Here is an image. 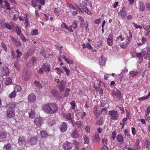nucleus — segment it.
<instances>
[{
    "instance_id": "f257e3e1",
    "label": "nucleus",
    "mask_w": 150,
    "mask_h": 150,
    "mask_svg": "<svg viewBox=\"0 0 150 150\" xmlns=\"http://www.w3.org/2000/svg\"><path fill=\"white\" fill-rule=\"evenodd\" d=\"M58 109V106L56 103H47L43 106L42 110L45 112L51 114L56 113Z\"/></svg>"
},
{
    "instance_id": "f03ea898",
    "label": "nucleus",
    "mask_w": 150,
    "mask_h": 150,
    "mask_svg": "<svg viewBox=\"0 0 150 150\" xmlns=\"http://www.w3.org/2000/svg\"><path fill=\"white\" fill-rule=\"evenodd\" d=\"M109 115L110 117V119L113 120H116L118 119L119 114L117 111L111 110L109 111Z\"/></svg>"
},
{
    "instance_id": "7ed1b4c3",
    "label": "nucleus",
    "mask_w": 150,
    "mask_h": 150,
    "mask_svg": "<svg viewBox=\"0 0 150 150\" xmlns=\"http://www.w3.org/2000/svg\"><path fill=\"white\" fill-rule=\"evenodd\" d=\"M112 95L115 98H117L119 100L121 98V93L117 89H114L112 92Z\"/></svg>"
},
{
    "instance_id": "20e7f679",
    "label": "nucleus",
    "mask_w": 150,
    "mask_h": 150,
    "mask_svg": "<svg viewBox=\"0 0 150 150\" xmlns=\"http://www.w3.org/2000/svg\"><path fill=\"white\" fill-rule=\"evenodd\" d=\"M59 81V80L57 81L56 85L58 87L60 91H63L65 86V82L63 81L60 82L59 81Z\"/></svg>"
},
{
    "instance_id": "39448f33",
    "label": "nucleus",
    "mask_w": 150,
    "mask_h": 150,
    "mask_svg": "<svg viewBox=\"0 0 150 150\" xmlns=\"http://www.w3.org/2000/svg\"><path fill=\"white\" fill-rule=\"evenodd\" d=\"M14 110H11L10 108H8L6 111V113L8 117L11 118L15 116Z\"/></svg>"
},
{
    "instance_id": "423d86ee",
    "label": "nucleus",
    "mask_w": 150,
    "mask_h": 150,
    "mask_svg": "<svg viewBox=\"0 0 150 150\" xmlns=\"http://www.w3.org/2000/svg\"><path fill=\"white\" fill-rule=\"evenodd\" d=\"M36 96L33 93H30L28 95V98L29 102L31 103H34L36 100Z\"/></svg>"
},
{
    "instance_id": "0eeeda50",
    "label": "nucleus",
    "mask_w": 150,
    "mask_h": 150,
    "mask_svg": "<svg viewBox=\"0 0 150 150\" xmlns=\"http://www.w3.org/2000/svg\"><path fill=\"white\" fill-rule=\"evenodd\" d=\"M73 145V144L67 142L64 144L63 147L65 150H69L71 149Z\"/></svg>"
},
{
    "instance_id": "6e6552de",
    "label": "nucleus",
    "mask_w": 150,
    "mask_h": 150,
    "mask_svg": "<svg viewBox=\"0 0 150 150\" xmlns=\"http://www.w3.org/2000/svg\"><path fill=\"white\" fill-rule=\"evenodd\" d=\"M17 104V103H15L11 102L7 104L6 106L7 108H10L11 110H14L15 108L16 107V105Z\"/></svg>"
},
{
    "instance_id": "1a4fd4ad",
    "label": "nucleus",
    "mask_w": 150,
    "mask_h": 150,
    "mask_svg": "<svg viewBox=\"0 0 150 150\" xmlns=\"http://www.w3.org/2000/svg\"><path fill=\"white\" fill-rule=\"evenodd\" d=\"M35 124L37 126L39 127L41 126L42 123V120L39 117L36 118L34 121Z\"/></svg>"
},
{
    "instance_id": "9d476101",
    "label": "nucleus",
    "mask_w": 150,
    "mask_h": 150,
    "mask_svg": "<svg viewBox=\"0 0 150 150\" xmlns=\"http://www.w3.org/2000/svg\"><path fill=\"white\" fill-rule=\"evenodd\" d=\"M113 41V36L112 34H110L107 40V43L109 46H111L112 45Z\"/></svg>"
},
{
    "instance_id": "9b49d317",
    "label": "nucleus",
    "mask_w": 150,
    "mask_h": 150,
    "mask_svg": "<svg viewBox=\"0 0 150 150\" xmlns=\"http://www.w3.org/2000/svg\"><path fill=\"white\" fill-rule=\"evenodd\" d=\"M42 67L44 71L46 72H48L50 70L51 66L50 65L44 64L42 66Z\"/></svg>"
},
{
    "instance_id": "f8f14e48",
    "label": "nucleus",
    "mask_w": 150,
    "mask_h": 150,
    "mask_svg": "<svg viewBox=\"0 0 150 150\" xmlns=\"http://www.w3.org/2000/svg\"><path fill=\"white\" fill-rule=\"evenodd\" d=\"M118 15L123 19L125 18L127 15L126 12L123 9H122L119 12Z\"/></svg>"
},
{
    "instance_id": "ddd939ff",
    "label": "nucleus",
    "mask_w": 150,
    "mask_h": 150,
    "mask_svg": "<svg viewBox=\"0 0 150 150\" xmlns=\"http://www.w3.org/2000/svg\"><path fill=\"white\" fill-rule=\"evenodd\" d=\"M25 141V137L22 136H19L18 138V143L20 145H21L24 144Z\"/></svg>"
},
{
    "instance_id": "4468645a",
    "label": "nucleus",
    "mask_w": 150,
    "mask_h": 150,
    "mask_svg": "<svg viewBox=\"0 0 150 150\" xmlns=\"http://www.w3.org/2000/svg\"><path fill=\"white\" fill-rule=\"evenodd\" d=\"M60 129L62 132H64L67 130V124L66 123L64 122L63 124L61 125Z\"/></svg>"
},
{
    "instance_id": "2eb2a0df",
    "label": "nucleus",
    "mask_w": 150,
    "mask_h": 150,
    "mask_svg": "<svg viewBox=\"0 0 150 150\" xmlns=\"http://www.w3.org/2000/svg\"><path fill=\"white\" fill-rule=\"evenodd\" d=\"M37 141L38 139L37 137L34 136L30 139V142L32 145H33L36 144Z\"/></svg>"
},
{
    "instance_id": "dca6fc26",
    "label": "nucleus",
    "mask_w": 150,
    "mask_h": 150,
    "mask_svg": "<svg viewBox=\"0 0 150 150\" xmlns=\"http://www.w3.org/2000/svg\"><path fill=\"white\" fill-rule=\"evenodd\" d=\"M80 6L81 8L86 13L88 14H91V12L88 10V8L83 4H80Z\"/></svg>"
},
{
    "instance_id": "f3484780",
    "label": "nucleus",
    "mask_w": 150,
    "mask_h": 150,
    "mask_svg": "<svg viewBox=\"0 0 150 150\" xmlns=\"http://www.w3.org/2000/svg\"><path fill=\"white\" fill-rule=\"evenodd\" d=\"M71 136L74 138H77L79 136L78 131L76 129L74 130L71 134Z\"/></svg>"
},
{
    "instance_id": "a211bd4d",
    "label": "nucleus",
    "mask_w": 150,
    "mask_h": 150,
    "mask_svg": "<svg viewBox=\"0 0 150 150\" xmlns=\"http://www.w3.org/2000/svg\"><path fill=\"white\" fill-rule=\"evenodd\" d=\"M116 139L118 142H123L124 137L123 136L122 134H120L117 135L116 137Z\"/></svg>"
},
{
    "instance_id": "6ab92c4d",
    "label": "nucleus",
    "mask_w": 150,
    "mask_h": 150,
    "mask_svg": "<svg viewBox=\"0 0 150 150\" xmlns=\"http://www.w3.org/2000/svg\"><path fill=\"white\" fill-rule=\"evenodd\" d=\"M2 73L4 76H6L8 75L9 71L8 68L6 67H4Z\"/></svg>"
},
{
    "instance_id": "aec40b11",
    "label": "nucleus",
    "mask_w": 150,
    "mask_h": 150,
    "mask_svg": "<svg viewBox=\"0 0 150 150\" xmlns=\"http://www.w3.org/2000/svg\"><path fill=\"white\" fill-rule=\"evenodd\" d=\"M2 27L3 28H6L9 30L12 28V27L8 23H5L2 25Z\"/></svg>"
},
{
    "instance_id": "412c9836",
    "label": "nucleus",
    "mask_w": 150,
    "mask_h": 150,
    "mask_svg": "<svg viewBox=\"0 0 150 150\" xmlns=\"http://www.w3.org/2000/svg\"><path fill=\"white\" fill-rule=\"evenodd\" d=\"M64 116L67 119L70 120L71 121V122L72 123V125L73 126H74L73 120L71 119V114L70 113H69L66 115H64Z\"/></svg>"
},
{
    "instance_id": "4be33fe9",
    "label": "nucleus",
    "mask_w": 150,
    "mask_h": 150,
    "mask_svg": "<svg viewBox=\"0 0 150 150\" xmlns=\"http://www.w3.org/2000/svg\"><path fill=\"white\" fill-rule=\"evenodd\" d=\"M40 134L42 137L44 138H47L49 136L47 132L45 131H41L40 132Z\"/></svg>"
},
{
    "instance_id": "5701e85b",
    "label": "nucleus",
    "mask_w": 150,
    "mask_h": 150,
    "mask_svg": "<svg viewBox=\"0 0 150 150\" xmlns=\"http://www.w3.org/2000/svg\"><path fill=\"white\" fill-rule=\"evenodd\" d=\"M139 139H137L136 141L134 148L136 150H139L140 149V146L139 145Z\"/></svg>"
},
{
    "instance_id": "b1692460",
    "label": "nucleus",
    "mask_w": 150,
    "mask_h": 150,
    "mask_svg": "<svg viewBox=\"0 0 150 150\" xmlns=\"http://www.w3.org/2000/svg\"><path fill=\"white\" fill-rule=\"evenodd\" d=\"M74 126L75 125H76L77 127L79 128H81L83 126V124L80 121H78L76 122L75 123H73Z\"/></svg>"
},
{
    "instance_id": "393cba45",
    "label": "nucleus",
    "mask_w": 150,
    "mask_h": 150,
    "mask_svg": "<svg viewBox=\"0 0 150 150\" xmlns=\"http://www.w3.org/2000/svg\"><path fill=\"white\" fill-rule=\"evenodd\" d=\"M12 80L11 78L9 77L6 78L5 83L6 85H8L12 84Z\"/></svg>"
},
{
    "instance_id": "a878e982",
    "label": "nucleus",
    "mask_w": 150,
    "mask_h": 150,
    "mask_svg": "<svg viewBox=\"0 0 150 150\" xmlns=\"http://www.w3.org/2000/svg\"><path fill=\"white\" fill-rule=\"evenodd\" d=\"M6 136V133L5 131L0 130V137L1 138H5Z\"/></svg>"
},
{
    "instance_id": "bb28decb",
    "label": "nucleus",
    "mask_w": 150,
    "mask_h": 150,
    "mask_svg": "<svg viewBox=\"0 0 150 150\" xmlns=\"http://www.w3.org/2000/svg\"><path fill=\"white\" fill-rule=\"evenodd\" d=\"M104 122L103 118L101 117L96 122V124L98 125H101Z\"/></svg>"
},
{
    "instance_id": "cd10ccee",
    "label": "nucleus",
    "mask_w": 150,
    "mask_h": 150,
    "mask_svg": "<svg viewBox=\"0 0 150 150\" xmlns=\"http://www.w3.org/2000/svg\"><path fill=\"white\" fill-rule=\"evenodd\" d=\"M99 64L101 66L104 65L105 63V61L104 58L102 57L99 58Z\"/></svg>"
},
{
    "instance_id": "c85d7f7f",
    "label": "nucleus",
    "mask_w": 150,
    "mask_h": 150,
    "mask_svg": "<svg viewBox=\"0 0 150 150\" xmlns=\"http://www.w3.org/2000/svg\"><path fill=\"white\" fill-rule=\"evenodd\" d=\"M15 30L17 35L20 36L21 32V28L20 27L18 26H16L15 29Z\"/></svg>"
},
{
    "instance_id": "c756f323",
    "label": "nucleus",
    "mask_w": 150,
    "mask_h": 150,
    "mask_svg": "<svg viewBox=\"0 0 150 150\" xmlns=\"http://www.w3.org/2000/svg\"><path fill=\"white\" fill-rule=\"evenodd\" d=\"M29 117L31 118H34L35 116V112L34 110H31L30 112H28Z\"/></svg>"
},
{
    "instance_id": "7c9ffc66",
    "label": "nucleus",
    "mask_w": 150,
    "mask_h": 150,
    "mask_svg": "<svg viewBox=\"0 0 150 150\" xmlns=\"http://www.w3.org/2000/svg\"><path fill=\"white\" fill-rule=\"evenodd\" d=\"M96 91L99 92L100 95H102L103 94V90L102 88L100 86H96Z\"/></svg>"
},
{
    "instance_id": "2f4dec72",
    "label": "nucleus",
    "mask_w": 150,
    "mask_h": 150,
    "mask_svg": "<svg viewBox=\"0 0 150 150\" xmlns=\"http://www.w3.org/2000/svg\"><path fill=\"white\" fill-rule=\"evenodd\" d=\"M14 91L16 92V91H20L21 90V87L18 85H14Z\"/></svg>"
},
{
    "instance_id": "473e14b6",
    "label": "nucleus",
    "mask_w": 150,
    "mask_h": 150,
    "mask_svg": "<svg viewBox=\"0 0 150 150\" xmlns=\"http://www.w3.org/2000/svg\"><path fill=\"white\" fill-rule=\"evenodd\" d=\"M4 2L5 3V6L6 7V8L7 10H10L11 9L9 7L10 6V4L6 0L4 1Z\"/></svg>"
},
{
    "instance_id": "72a5a7b5",
    "label": "nucleus",
    "mask_w": 150,
    "mask_h": 150,
    "mask_svg": "<svg viewBox=\"0 0 150 150\" xmlns=\"http://www.w3.org/2000/svg\"><path fill=\"white\" fill-rule=\"evenodd\" d=\"M4 150H11V145L10 144H8L5 145L3 147Z\"/></svg>"
},
{
    "instance_id": "f704fd0d",
    "label": "nucleus",
    "mask_w": 150,
    "mask_h": 150,
    "mask_svg": "<svg viewBox=\"0 0 150 150\" xmlns=\"http://www.w3.org/2000/svg\"><path fill=\"white\" fill-rule=\"evenodd\" d=\"M139 74V73L136 71H130L129 72V74L130 75V76L132 77H133L136 76L137 75H138Z\"/></svg>"
},
{
    "instance_id": "c9c22d12",
    "label": "nucleus",
    "mask_w": 150,
    "mask_h": 150,
    "mask_svg": "<svg viewBox=\"0 0 150 150\" xmlns=\"http://www.w3.org/2000/svg\"><path fill=\"white\" fill-rule=\"evenodd\" d=\"M144 147H145L146 148H149V145H150V142L149 141L146 140L144 142Z\"/></svg>"
},
{
    "instance_id": "e433bc0d",
    "label": "nucleus",
    "mask_w": 150,
    "mask_h": 150,
    "mask_svg": "<svg viewBox=\"0 0 150 150\" xmlns=\"http://www.w3.org/2000/svg\"><path fill=\"white\" fill-rule=\"evenodd\" d=\"M16 92L14 91H12L9 95V98H14L16 96Z\"/></svg>"
},
{
    "instance_id": "4c0bfd02",
    "label": "nucleus",
    "mask_w": 150,
    "mask_h": 150,
    "mask_svg": "<svg viewBox=\"0 0 150 150\" xmlns=\"http://www.w3.org/2000/svg\"><path fill=\"white\" fill-rule=\"evenodd\" d=\"M67 6L70 9H72L78 11L77 8L74 6L73 5L69 4H67Z\"/></svg>"
},
{
    "instance_id": "58836bf2",
    "label": "nucleus",
    "mask_w": 150,
    "mask_h": 150,
    "mask_svg": "<svg viewBox=\"0 0 150 150\" xmlns=\"http://www.w3.org/2000/svg\"><path fill=\"white\" fill-rule=\"evenodd\" d=\"M14 43L17 46H20L22 45L21 42L18 39H16Z\"/></svg>"
},
{
    "instance_id": "ea45409f",
    "label": "nucleus",
    "mask_w": 150,
    "mask_h": 150,
    "mask_svg": "<svg viewBox=\"0 0 150 150\" xmlns=\"http://www.w3.org/2000/svg\"><path fill=\"white\" fill-rule=\"evenodd\" d=\"M94 137L95 141L97 142H98L100 141V140L99 134H96L94 136Z\"/></svg>"
},
{
    "instance_id": "a19ab883",
    "label": "nucleus",
    "mask_w": 150,
    "mask_h": 150,
    "mask_svg": "<svg viewBox=\"0 0 150 150\" xmlns=\"http://www.w3.org/2000/svg\"><path fill=\"white\" fill-rule=\"evenodd\" d=\"M83 138L84 139V142L85 144H88L89 142V139L88 137L86 135H85L84 136Z\"/></svg>"
},
{
    "instance_id": "79ce46f5",
    "label": "nucleus",
    "mask_w": 150,
    "mask_h": 150,
    "mask_svg": "<svg viewBox=\"0 0 150 150\" xmlns=\"http://www.w3.org/2000/svg\"><path fill=\"white\" fill-rule=\"evenodd\" d=\"M62 68L66 72L67 75V76L69 75L70 73V71L69 69L64 66Z\"/></svg>"
},
{
    "instance_id": "37998d69",
    "label": "nucleus",
    "mask_w": 150,
    "mask_h": 150,
    "mask_svg": "<svg viewBox=\"0 0 150 150\" xmlns=\"http://www.w3.org/2000/svg\"><path fill=\"white\" fill-rule=\"evenodd\" d=\"M140 5V9L141 10V11H144L145 8L144 5L142 2H140L139 3Z\"/></svg>"
},
{
    "instance_id": "c03bdc74",
    "label": "nucleus",
    "mask_w": 150,
    "mask_h": 150,
    "mask_svg": "<svg viewBox=\"0 0 150 150\" xmlns=\"http://www.w3.org/2000/svg\"><path fill=\"white\" fill-rule=\"evenodd\" d=\"M52 95L55 97H57L58 95V92L57 90H53L52 91Z\"/></svg>"
},
{
    "instance_id": "a18cd8bd",
    "label": "nucleus",
    "mask_w": 150,
    "mask_h": 150,
    "mask_svg": "<svg viewBox=\"0 0 150 150\" xmlns=\"http://www.w3.org/2000/svg\"><path fill=\"white\" fill-rule=\"evenodd\" d=\"M136 56L137 57L139 58V60L140 59L142 60L143 59V58L142 56V53H136Z\"/></svg>"
},
{
    "instance_id": "49530a36",
    "label": "nucleus",
    "mask_w": 150,
    "mask_h": 150,
    "mask_svg": "<svg viewBox=\"0 0 150 150\" xmlns=\"http://www.w3.org/2000/svg\"><path fill=\"white\" fill-rule=\"evenodd\" d=\"M39 4L42 5H44L45 4V0H35Z\"/></svg>"
},
{
    "instance_id": "de8ad7c7",
    "label": "nucleus",
    "mask_w": 150,
    "mask_h": 150,
    "mask_svg": "<svg viewBox=\"0 0 150 150\" xmlns=\"http://www.w3.org/2000/svg\"><path fill=\"white\" fill-rule=\"evenodd\" d=\"M34 83L35 84V85L37 86V87L39 88H42V86L41 85V84L39 82L35 81L34 82Z\"/></svg>"
},
{
    "instance_id": "09e8293b",
    "label": "nucleus",
    "mask_w": 150,
    "mask_h": 150,
    "mask_svg": "<svg viewBox=\"0 0 150 150\" xmlns=\"http://www.w3.org/2000/svg\"><path fill=\"white\" fill-rule=\"evenodd\" d=\"M38 30L37 29H34L31 32V34L32 35H38Z\"/></svg>"
},
{
    "instance_id": "8fccbe9b",
    "label": "nucleus",
    "mask_w": 150,
    "mask_h": 150,
    "mask_svg": "<svg viewBox=\"0 0 150 150\" xmlns=\"http://www.w3.org/2000/svg\"><path fill=\"white\" fill-rule=\"evenodd\" d=\"M16 52L17 54V59L18 60V58H19L20 57L22 56V53L20 51L18 50H17L16 51Z\"/></svg>"
},
{
    "instance_id": "3c124183",
    "label": "nucleus",
    "mask_w": 150,
    "mask_h": 150,
    "mask_svg": "<svg viewBox=\"0 0 150 150\" xmlns=\"http://www.w3.org/2000/svg\"><path fill=\"white\" fill-rule=\"evenodd\" d=\"M77 21H74L72 24L71 26L74 29H76L77 27Z\"/></svg>"
},
{
    "instance_id": "603ef678",
    "label": "nucleus",
    "mask_w": 150,
    "mask_h": 150,
    "mask_svg": "<svg viewBox=\"0 0 150 150\" xmlns=\"http://www.w3.org/2000/svg\"><path fill=\"white\" fill-rule=\"evenodd\" d=\"M70 91V89L69 88H67L65 90L64 96L65 97H67L69 95V92Z\"/></svg>"
},
{
    "instance_id": "864d4df0",
    "label": "nucleus",
    "mask_w": 150,
    "mask_h": 150,
    "mask_svg": "<svg viewBox=\"0 0 150 150\" xmlns=\"http://www.w3.org/2000/svg\"><path fill=\"white\" fill-rule=\"evenodd\" d=\"M40 53L44 57H45V58H47V57L46 56V51L45 50H42L40 52Z\"/></svg>"
},
{
    "instance_id": "5fc2aeb1",
    "label": "nucleus",
    "mask_w": 150,
    "mask_h": 150,
    "mask_svg": "<svg viewBox=\"0 0 150 150\" xmlns=\"http://www.w3.org/2000/svg\"><path fill=\"white\" fill-rule=\"evenodd\" d=\"M132 38V35L131 33L129 31V36H128L127 38V39L128 40V41L127 42H129V43L130 42L131 39Z\"/></svg>"
},
{
    "instance_id": "6e6d98bb",
    "label": "nucleus",
    "mask_w": 150,
    "mask_h": 150,
    "mask_svg": "<svg viewBox=\"0 0 150 150\" xmlns=\"http://www.w3.org/2000/svg\"><path fill=\"white\" fill-rule=\"evenodd\" d=\"M108 140L106 138H103L102 139V142L103 145H107V142Z\"/></svg>"
},
{
    "instance_id": "4d7b16f0",
    "label": "nucleus",
    "mask_w": 150,
    "mask_h": 150,
    "mask_svg": "<svg viewBox=\"0 0 150 150\" xmlns=\"http://www.w3.org/2000/svg\"><path fill=\"white\" fill-rule=\"evenodd\" d=\"M83 48L87 47L90 50H92V47L90 44L89 43H87L86 44V46L85 47L83 46Z\"/></svg>"
},
{
    "instance_id": "13d9d810",
    "label": "nucleus",
    "mask_w": 150,
    "mask_h": 150,
    "mask_svg": "<svg viewBox=\"0 0 150 150\" xmlns=\"http://www.w3.org/2000/svg\"><path fill=\"white\" fill-rule=\"evenodd\" d=\"M32 5L34 7H35L38 6V4H37L36 1L35 0H33L31 1Z\"/></svg>"
},
{
    "instance_id": "bf43d9fd",
    "label": "nucleus",
    "mask_w": 150,
    "mask_h": 150,
    "mask_svg": "<svg viewBox=\"0 0 150 150\" xmlns=\"http://www.w3.org/2000/svg\"><path fill=\"white\" fill-rule=\"evenodd\" d=\"M148 98L149 96H146L145 97H143L139 98L138 99L139 101H142L143 100H146L148 99Z\"/></svg>"
},
{
    "instance_id": "052dcab7",
    "label": "nucleus",
    "mask_w": 150,
    "mask_h": 150,
    "mask_svg": "<svg viewBox=\"0 0 150 150\" xmlns=\"http://www.w3.org/2000/svg\"><path fill=\"white\" fill-rule=\"evenodd\" d=\"M54 12L55 13L56 15L58 16L59 14V9L57 8H55L54 10Z\"/></svg>"
},
{
    "instance_id": "680f3d73",
    "label": "nucleus",
    "mask_w": 150,
    "mask_h": 150,
    "mask_svg": "<svg viewBox=\"0 0 150 150\" xmlns=\"http://www.w3.org/2000/svg\"><path fill=\"white\" fill-rule=\"evenodd\" d=\"M133 24L134 25V27L137 29L139 28L140 29H141L142 28V27L141 26L137 25L134 22L133 23Z\"/></svg>"
},
{
    "instance_id": "e2e57ef3",
    "label": "nucleus",
    "mask_w": 150,
    "mask_h": 150,
    "mask_svg": "<svg viewBox=\"0 0 150 150\" xmlns=\"http://www.w3.org/2000/svg\"><path fill=\"white\" fill-rule=\"evenodd\" d=\"M150 113V105L149 106L147 109L146 112H145V115L148 116Z\"/></svg>"
},
{
    "instance_id": "0e129e2a",
    "label": "nucleus",
    "mask_w": 150,
    "mask_h": 150,
    "mask_svg": "<svg viewBox=\"0 0 150 150\" xmlns=\"http://www.w3.org/2000/svg\"><path fill=\"white\" fill-rule=\"evenodd\" d=\"M129 43V42H127L125 44L121 45V48L125 49Z\"/></svg>"
},
{
    "instance_id": "69168bd1",
    "label": "nucleus",
    "mask_w": 150,
    "mask_h": 150,
    "mask_svg": "<svg viewBox=\"0 0 150 150\" xmlns=\"http://www.w3.org/2000/svg\"><path fill=\"white\" fill-rule=\"evenodd\" d=\"M101 19H96L94 21V23L96 24H98L100 23L101 22Z\"/></svg>"
},
{
    "instance_id": "338daca9",
    "label": "nucleus",
    "mask_w": 150,
    "mask_h": 150,
    "mask_svg": "<svg viewBox=\"0 0 150 150\" xmlns=\"http://www.w3.org/2000/svg\"><path fill=\"white\" fill-rule=\"evenodd\" d=\"M70 104L72 107V108L73 109H74L75 108L76 104L75 102L74 101H72L71 103Z\"/></svg>"
},
{
    "instance_id": "774afa93",
    "label": "nucleus",
    "mask_w": 150,
    "mask_h": 150,
    "mask_svg": "<svg viewBox=\"0 0 150 150\" xmlns=\"http://www.w3.org/2000/svg\"><path fill=\"white\" fill-rule=\"evenodd\" d=\"M15 67L17 69H18L19 68V64L18 62H16L14 64Z\"/></svg>"
}]
</instances>
